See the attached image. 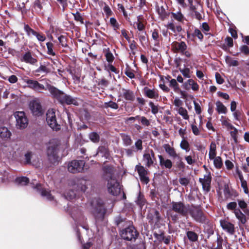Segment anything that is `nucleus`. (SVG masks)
Returning a JSON list of instances; mask_svg holds the SVG:
<instances>
[{
	"label": "nucleus",
	"instance_id": "54",
	"mask_svg": "<svg viewBox=\"0 0 249 249\" xmlns=\"http://www.w3.org/2000/svg\"><path fill=\"white\" fill-rule=\"evenodd\" d=\"M98 153L102 154V156L107 157L108 155V149L104 146H100L98 149Z\"/></svg>",
	"mask_w": 249,
	"mask_h": 249
},
{
	"label": "nucleus",
	"instance_id": "51",
	"mask_svg": "<svg viewBox=\"0 0 249 249\" xmlns=\"http://www.w3.org/2000/svg\"><path fill=\"white\" fill-rule=\"evenodd\" d=\"M110 24L113 28L114 30L116 31L119 29L120 25L119 24L115 18H110Z\"/></svg>",
	"mask_w": 249,
	"mask_h": 249
},
{
	"label": "nucleus",
	"instance_id": "26",
	"mask_svg": "<svg viewBox=\"0 0 249 249\" xmlns=\"http://www.w3.org/2000/svg\"><path fill=\"white\" fill-rule=\"evenodd\" d=\"M163 147L168 156L173 159H174L178 155L177 153L175 148L171 146L169 144H164Z\"/></svg>",
	"mask_w": 249,
	"mask_h": 249
},
{
	"label": "nucleus",
	"instance_id": "50",
	"mask_svg": "<svg viewBox=\"0 0 249 249\" xmlns=\"http://www.w3.org/2000/svg\"><path fill=\"white\" fill-rule=\"evenodd\" d=\"M237 202L240 208H241L245 213H246L247 210V203L244 200L242 199H237Z\"/></svg>",
	"mask_w": 249,
	"mask_h": 249
},
{
	"label": "nucleus",
	"instance_id": "25",
	"mask_svg": "<svg viewBox=\"0 0 249 249\" xmlns=\"http://www.w3.org/2000/svg\"><path fill=\"white\" fill-rule=\"evenodd\" d=\"M143 91L144 95L149 98L157 99L158 98V93L154 89H150L148 87H144Z\"/></svg>",
	"mask_w": 249,
	"mask_h": 249
},
{
	"label": "nucleus",
	"instance_id": "29",
	"mask_svg": "<svg viewBox=\"0 0 249 249\" xmlns=\"http://www.w3.org/2000/svg\"><path fill=\"white\" fill-rule=\"evenodd\" d=\"M158 157L161 166H164L167 169H171L172 168L173 163L170 160L164 159L161 155H159Z\"/></svg>",
	"mask_w": 249,
	"mask_h": 249
},
{
	"label": "nucleus",
	"instance_id": "47",
	"mask_svg": "<svg viewBox=\"0 0 249 249\" xmlns=\"http://www.w3.org/2000/svg\"><path fill=\"white\" fill-rule=\"evenodd\" d=\"M47 48V53L52 56H55L56 53L53 50V44L51 42H47L46 43Z\"/></svg>",
	"mask_w": 249,
	"mask_h": 249
},
{
	"label": "nucleus",
	"instance_id": "8",
	"mask_svg": "<svg viewBox=\"0 0 249 249\" xmlns=\"http://www.w3.org/2000/svg\"><path fill=\"white\" fill-rule=\"evenodd\" d=\"M85 162L83 160H73L68 165V170L72 173L82 172L84 171Z\"/></svg>",
	"mask_w": 249,
	"mask_h": 249
},
{
	"label": "nucleus",
	"instance_id": "30",
	"mask_svg": "<svg viewBox=\"0 0 249 249\" xmlns=\"http://www.w3.org/2000/svg\"><path fill=\"white\" fill-rule=\"evenodd\" d=\"M11 133L10 131L6 127H1L0 128V137L5 140H7L10 138Z\"/></svg>",
	"mask_w": 249,
	"mask_h": 249
},
{
	"label": "nucleus",
	"instance_id": "44",
	"mask_svg": "<svg viewBox=\"0 0 249 249\" xmlns=\"http://www.w3.org/2000/svg\"><path fill=\"white\" fill-rule=\"evenodd\" d=\"M76 193L73 190L66 191L64 193V197L69 200H71L75 197Z\"/></svg>",
	"mask_w": 249,
	"mask_h": 249
},
{
	"label": "nucleus",
	"instance_id": "6",
	"mask_svg": "<svg viewBox=\"0 0 249 249\" xmlns=\"http://www.w3.org/2000/svg\"><path fill=\"white\" fill-rule=\"evenodd\" d=\"M57 147L58 144L54 140L50 142L48 146L47 154L49 161L53 164H55L57 163L59 157L57 156Z\"/></svg>",
	"mask_w": 249,
	"mask_h": 249
},
{
	"label": "nucleus",
	"instance_id": "24",
	"mask_svg": "<svg viewBox=\"0 0 249 249\" xmlns=\"http://www.w3.org/2000/svg\"><path fill=\"white\" fill-rule=\"evenodd\" d=\"M182 87L185 89H192L193 90H197L198 86L192 79H189L187 81L182 85Z\"/></svg>",
	"mask_w": 249,
	"mask_h": 249
},
{
	"label": "nucleus",
	"instance_id": "53",
	"mask_svg": "<svg viewBox=\"0 0 249 249\" xmlns=\"http://www.w3.org/2000/svg\"><path fill=\"white\" fill-rule=\"evenodd\" d=\"M104 107L107 108V107H110L113 109H117L118 108V105L117 103L115 102H112V101H109L108 102H105L104 104Z\"/></svg>",
	"mask_w": 249,
	"mask_h": 249
},
{
	"label": "nucleus",
	"instance_id": "7",
	"mask_svg": "<svg viewBox=\"0 0 249 249\" xmlns=\"http://www.w3.org/2000/svg\"><path fill=\"white\" fill-rule=\"evenodd\" d=\"M121 236L122 238L128 241L135 240L138 237L139 233L133 226H129L121 231Z\"/></svg>",
	"mask_w": 249,
	"mask_h": 249
},
{
	"label": "nucleus",
	"instance_id": "2",
	"mask_svg": "<svg viewBox=\"0 0 249 249\" xmlns=\"http://www.w3.org/2000/svg\"><path fill=\"white\" fill-rule=\"evenodd\" d=\"M46 89L62 105L67 104L78 106L79 104L76 98L65 94L62 91L59 90L53 86L47 85Z\"/></svg>",
	"mask_w": 249,
	"mask_h": 249
},
{
	"label": "nucleus",
	"instance_id": "10",
	"mask_svg": "<svg viewBox=\"0 0 249 249\" xmlns=\"http://www.w3.org/2000/svg\"><path fill=\"white\" fill-rule=\"evenodd\" d=\"M16 120V127L18 129L25 128L28 124V119L23 111H17L14 113Z\"/></svg>",
	"mask_w": 249,
	"mask_h": 249
},
{
	"label": "nucleus",
	"instance_id": "45",
	"mask_svg": "<svg viewBox=\"0 0 249 249\" xmlns=\"http://www.w3.org/2000/svg\"><path fill=\"white\" fill-rule=\"evenodd\" d=\"M180 147L182 149L185 150L186 152L189 151L190 149L189 143L185 139H183L181 141Z\"/></svg>",
	"mask_w": 249,
	"mask_h": 249
},
{
	"label": "nucleus",
	"instance_id": "58",
	"mask_svg": "<svg viewBox=\"0 0 249 249\" xmlns=\"http://www.w3.org/2000/svg\"><path fill=\"white\" fill-rule=\"evenodd\" d=\"M222 118L223 119L222 120V124L223 125L225 126L227 128L230 129H231L234 128V126L229 122V120L228 119L226 118H223V117Z\"/></svg>",
	"mask_w": 249,
	"mask_h": 249
},
{
	"label": "nucleus",
	"instance_id": "33",
	"mask_svg": "<svg viewBox=\"0 0 249 249\" xmlns=\"http://www.w3.org/2000/svg\"><path fill=\"white\" fill-rule=\"evenodd\" d=\"M216 146L215 142H212L210 145V150L209 153V158L210 160L214 159L216 156Z\"/></svg>",
	"mask_w": 249,
	"mask_h": 249
},
{
	"label": "nucleus",
	"instance_id": "31",
	"mask_svg": "<svg viewBox=\"0 0 249 249\" xmlns=\"http://www.w3.org/2000/svg\"><path fill=\"white\" fill-rule=\"evenodd\" d=\"M151 213L149 214L148 217L152 223L157 224L160 222L161 216L158 211H154L153 214L151 216Z\"/></svg>",
	"mask_w": 249,
	"mask_h": 249
},
{
	"label": "nucleus",
	"instance_id": "28",
	"mask_svg": "<svg viewBox=\"0 0 249 249\" xmlns=\"http://www.w3.org/2000/svg\"><path fill=\"white\" fill-rule=\"evenodd\" d=\"M235 217L239 221V223L242 224H245L246 222V217L245 214H244L239 209L235 210V212H233Z\"/></svg>",
	"mask_w": 249,
	"mask_h": 249
},
{
	"label": "nucleus",
	"instance_id": "11",
	"mask_svg": "<svg viewBox=\"0 0 249 249\" xmlns=\"http://www.w3.org/2000/svg\"><path fill=\"white\" fill-rule=\"evenodd\" d=\"M46 121L48 124L53 130H57L60 129V126L57 123L55 112L54 109H50L46 113Z\"/></svg>",
	"mask_w": 249,
	"mask_h": 249
},
{
	"label": "nucleus",
	"instance_id": "14",
	"mask_svg": "<svg viewBox=\"0 0 249 249\" xmlns=\"http://www.w3.org/2000/svg\"><path fill=\"white\" fill-rule=\"evenodd\" d=\"M49 5V0H35L33 3V8L37 14L43 15L44 9L48 7Z\"/></svg>",
	"mask_w": 249,
	"mask_h": 249
},
{
	"label": "nucleus",
	"instance_id": "63",
	"mask_svg": "<svg viewBox=\"0 0 249 249\" xmlns=\"http://www.w3.org/2000/svg\"><path fill=\"white\" fill-rule=\"evenodd\" d=\"M240 52L245 55H249V48L246 45H242L240 48Z\"/></svg>",
	"mask_w": 249,
	"mask_h": 249
},
{
	"label": "nucleus",
	"instance_id": "17",
	"mask_svg": "<svg viewBox=\"0 0 249 249\" xmlns=\"http://www.w3.org/2000/svg\"><path fill=\"white\" fill-rule=\"evenodd\" d=\"M32 184L34 185L33 187V188L39 193L43 198H46L49 201H51L53 199V196L51 194L50 191L44 189L40 183H37L35 185L34 183Z\"/></svg>",
	"mask_w": 249,
	"mask_h": 249
},
{
	"label": "nucleus",
	"instance_id": "4",
	"mask_svg": "<svg viewBox=\"0 0 249 249\" xmlns=\"http://www.w3.org/2000/svg\"><path fill=\"white\" fill-rule=\"evenodd\" d=\"M90 183L91 181L89 179H86L84 178H76L69 180L68 185L73 190L85 192L88 186L90 185Z\"/></svg>",
	"mask_w": 249,
	"mask_h": 249
},
{
	"label": "nucleus",
	"instance_id": "55",
	"mask_svg": "<svg viewBox=\"0 0 249 249\" xmlns=\"http://www.w3.org/2000/svg\"><path fill=\"white\" fill-rule=\"evenodd\" d=\"M227 209L229 211L235 212V210L237 209V203L234 201L231 202L227 204Z\"/></svg>",
	"mask_w": 249,
	"mask_h": 249
},
{
	"label": "nucleus",
	"instance_id": "23",
	"mask_svg": "<svg viewBox=\"0 0 249 249\" xmlns=\"http://www.w3.org/2000/svg\"><path fill=\"white\" fill-rule=\"evenodd\" d=\"M166 80L168 81L169 87L172 88L175 92L180 90L177 82L180 83L183 82V79H177V80L176 79H171V80H169V79H166Z\"/></svg>",
	"mask_w": 249,
	"mask_h": 249
},
{
	"label": "nucleus",
	"instance_id": "36",
	"mask_svg": "<svg viewBox=\"0 0 249 249\" xmlns=\"http://www.w3.org/2000/svg\"><path fill=\"white\" fill-rule=\"evenodd\" d=\"M24 30L26 32L27 36L31 37L32 36H35L36 32L30 27L28 24L24 23Z\"/></svg>",
	"mask_w": 249,
	"mask_h": 249
},
{
	"label": "nucleus",
	"instance_id": "22",
	"mask_svg": "<svg viewBox=\"0 0 249 249\" xmlns=\"http://www.w3.org/2000/svg\"><path fill=\"white\" fill-rule=\"evenodd\" d=\"M196 68L191 66H187L182 69H180V71L185 78H191L194 76Z\"/></svg>",
	"mask_w": 249,
	"mask_h": 249
},
{
	"label": "nucleus",
	"instance_id": "56",
	"mask_svg": "<svg viewBox=\"0 0 249 249\" xmlns=\"http://www.w3.org/2000/svg\"><path fill=\"white\" fill-rule=\"evenodd\" d=\"M158 13L162 20H163L167 16V13L163 6H161L160 8L158 9Z\"/></svg>",
	"mask_w": 249,
	"mask_h": 249
},
{
	"label": "nucleus",
	"instance_id": "34",
	"mask_svg": "<svg viewBox=\"0 0 249 249\" xmlns=\"http://www.w3.org/2000/svg\"><path fill=\"white\" fill-rule=\"evenodd\" d=\"M216 110L219 114H226L227 112L226 107L220 101H217L215 103Z\"/></svg>",
	"mask_w": 249,
	"mask_h": 249
},
{
	"label": "nucleus",
	"instance_id": "57",
	"mask_svg": "<svg viewBox=\"0 0 249 249\" xmlns=\"http://www.w3.org/2000/svg\"><path fill=\"white\" fill-rule=\"evenodd\" d=\"M193 36H196L201 41L203 39V35L201 33V31L197 28L195 29Z\"/></svg>",
	"mask_w": 249,
	"mask_h": 249
},
{
	"label": "nucleus",
	"instance_id": "59",
	"mask_svg": "<svg viewBox=\"0 0 249 249\" xmlns=\"http://www.w3.org/2000/svg\"><path fill=\"white\" fill-rule=\"evenodd\" d=\"M149 106L151 108V112L153 114H156L159 111V107L158 105H155L152 102L149 103Z\"/></svg>",
	"mask_w": 249,
	"mask_h": 249
},
{
	"label": "nucleus",
	"instance_id": "21",
	"mask_svg": "<svg viewBox=\"0 0 249 249\" xmlns=\"http://www.w3.org/2000/svg\"><path fill=\"white\" fill-rule=\"evenodd\" d=\"M220 223L224 231L231 235H233L234 233L235 227L233 224L226 220H221Z\"/></svg>",
	"mask_w": 249,
	"mask_h": 249
},
{
	"label": "nucleus",
	"instance_id": "16",
	"mask_svg": "<svg viewBox=\"0 0 249 249\" xmlns=\"http://www.w3.org/2000/svg\"><path fill=\"white\" fill-rule=\"evenodd\" d=\"M29 108L34 116H39L43 113L40 103L37 100H33L30 102Z\"/></svg>",
	"mask_w": 249,
	"mask_h": 249
},
{
	"label": "nucleus",
	"instance_id": "49",
	"mask_svg": "<svg viewBox=\"0 0 249 249\" xmlns=\"http://www.w3.org/2000/svg\"><path fill=\"white\" fill-rule=\"evenodd\" d=\"M89 138L93 142H97L99 141L100 137L99 135L94 132L89 134Z\"/></svg>",
	"mask_w": 249,
	"mask_h": 249
},
{
	"label": "nucleus",
	"instance_id": "3",
	"mask_svg": "<svg viewBox=\"0 0 249 249\" xmlns=\"http://www.w3.org/2000/svg\"><path fill=\"white\" fill-rule=\"evenodd\" d=\"M93 210V213L96 219L103 220L106 213L103 206V201L100 198H95L91 202Z\"/></svg>",
	"mask_w": 249,
	"mask_h": 249
},
{
	"label": "nucleus",
	"instance_id": "13",
	"mask_svg": "<svg viewBox=\"0 0 249 249\" xmlns=\"http://www.w3.org/2000/svg\"><path fill=\"white\" fill-rule=\"evenodd\" d=\"M189 10L192 17L199 21L203 19L202 15V14H204L203 7L197 1L195 2L194 6L189 8Z\"/></svg>",
	"mask_w": 249,
	"mask_h": 249
},
{
	"label": "nucleus",
	"instance_id": "52",
	"mask_svg": "<svg viewBox=\"0 0 249 249\" xmlns=\"http://www.w3.org/2000/svg\"><path fill=\"white\" fill-rule=\"evenodd\" d=\"M50 72V70L45 65H41L35 71V73H44L46 74Z\"/></svg>",
	"mask_w": 249,
	"mask_h": 249
},
{
	"label": "nucleus",
	"instance_id": "12",
	"mask_svg": "<svg viewBox=\"0 0 249 249\" xmlns=\"http://www.w3.org/2000/svg\"><path fill=\"white\" fill-rule=\"evenodd\" d=\"M189 208V205L185 206L181 202H173L172 203V210L183 216H188Z\"/></svg>",
	"mask_w": 249,
	"mask_h": 249
},
{
	"label": "nucleus",
	"instance_id": "9",
	"mask_svg": "<svg viewBox=\"0 0 249 249\" xmlns=\"http://www.w3.org/2000/svg\"><path fill=\"white\" fill-rule=\"evenodd\" d=\"M189 213L192 217L196 222L199 223H205L206 217L203 212L198 207L193 206H190Z\"/></svg>",
	"mask_w": 249,
	"mask_h": 249
},
{
	"label": "nucleus",
	"instance_id": "60",
	"mask_svg": "<svg viewBox=\"0 0 249 249\" xmlns=\"http://www.w3.org/2000/svg\"><path fill=\"white\" fill-rule=\"evenodd\" d=\"M135 146L137 151H141L142 149V141L141 139H138L135 142Z\"/></svg>",
	"mask_w": 249,
	"mask_h": 249
},
{
	"label": "nucleus",
	"instance_id": "39",
	"mask_svg": "<svg viewBox=\"0 0 249 249\" xmlns=\"http://www.w3.org/2000/svg\"><path fill=\"white\" fill-rule=\"evenodd\" d=\"M105 55L107 61L109 64H111L114 60V57L109 48L106 50Z\"/></svg>",
	"mask_w": 249,
	"mask_h": 249
},
{
	"label": "nucleus",
	"instance_id": "19",
	"mask_svg": "<svg viewBox=\"0 0 249 249\" xmlns=\"http://www.w3.org/2000/svg\"><path fill=\"white\" fill-rule=\"evenodd\" d=\"M135 170H136L139 174L141 181L147 184L149 181V178L147 176V171L141 164H138L136 166Z\"/></svg>",
	"mask_w": 249,
	"mask_h": 249
},
{
	"label": "nucleus",
	"instance_id": "18",
	"mask_svg": "<svg viewBox=\"0 0 249 249\" xmlns=\"http://www.w3.org/2000/svg\"><path fill=\"white\" fill-rule=\"evenodd\" d=\"M199 181L202 186L203 190L206 192H209L212 181L211 173L210 172H207L206 174L204 175L203 178H199Z\"/></svg>",
	"mask_w": 249,
	"mask_h": 249
},
{
	"label": "nucleus",
	"instance_id": "62",
	"mask_svg": "<svg viewBox=\"0 0 249 249\" xmlns=\"http://www.w3.org/2000/svg\"><path fill=\"white\" fill-rule=\"evenodd\" d=\"M35 36H36L37 40L40 42H43L46 40V36L42 33L36 32Z\"/></svg>",
	"mask_w": 249,
	"mask_h": 249
},
{
	"label": "nucleus",
	"instance_id": "5",
	"mask_svg": "<svg viewBox=\"0 0 249 249\" xmlns=\"http://www.w3.org/2000/svg\"><path fill=\"white\" fill-rule=\"evenodd\" d=\"M171 48L174 53H180L187 58H190L192 55V53L187 49V44L184 41H174L171 44Z\"/></svg>",
	"mask_w": 249,
	"mask_h": 249
},
{
	"label": "nucleus",
	"instance_id": "38",
	"mask_svg": "<svg viewBox=\"0 0 249 249\" xmlns=\"http://www.w3.org/2000/svg\"><path fill=\"white\" fill-rule=\"evenodd\" d=\"M72 15L73 16L74 19L76 21H79L81 24H85L84 21V18L81 16V14L78 12L77 11L75 13H72ZM89 23V22L86 21L85 23V24L87 25V24Z\"/></svg>",
	"mask_w": 249,
	"mask_h": 249
},
{
	"label": "nucleus",
	"instance_id": "27",
	"mask_svg": "<svg viewBox=\"0 0 249 249\" xmlns=\"http://www.w3.org/2000/svg\"><path fill=\"white\" fill-rule=\"evenodd\" d=\"M26 83L28 86L30 88L34 89L36 90H41L45 89L43 85L39 84L37 81L31 79H27Z\"/></svg>",
	"mask_w": 249,
	"mask_h": 249
},
{
	"label": "nucleus",
	"instance_id": "61",
	"mask_svg": "<svg viewBox=\"0 0 249 249\" xmlns=\"http://www.w3.org/2000/svg\"><path fill=\"white\" fill-rule=\"evenodd\" d=\"M124 97L128 100H132L134 98L133 93L129 90H125L124 92Z\"/></svg>",
	"mask_w": 249,
	"mask_h": 249
},
{
	"label": "nucleus",
	"instance_id": "32",
	"mask_svg": "<svg viewBox=\"0 0 249 249\" xmlns=\"http://www.w3.org/2000/svg\"><path fill=\"white\" fill-rule=\"evenodd\" d=\"M171 15L172 18L180 22H183L185 19V18L180 11H178L176 13L171 12Z\"/></svg>",
	"mask_w": 249,
	"mask_h": 249
},
{
	"label": "nucleus",
	"instance_id": "35",
	"mask_svg": "<svg viewBox=\"0 0 249 249\" xmlns=\"http://www.w3.org/2000/svg\"><path fill=\"white\" fill-rule=\"evenodd\" d=\"M173 159L175 160L177 168L179 169H183L185 168V164L182 161V159L179 154Z\"/></svg>",
	"mask_w": 249,
	"mask_h": 249
},
{
	"label": "nucleus",
	"instance_id": "20",
	"mask_svg": "<svg viewBox=\"0 0 249 249\" xmlns=\"http://www.w3.org/2000/svg\"><path fill=\"white\" fill-rule=\"evenodd\" d=\"M20 61L32 65H36L37 63V59L33 57L32 52L28 50L20 58Z\"/></svg>",
	"mask_w": 249,
	"mask_h": 249
},
{
	"label": "nucleus",
	"instance_id": "43",
	"mask_svg": "<svg viewBox=\"0 0 249 249\" xmlns=\"http://www.w3.org/2000/svg\"><path fill=\"white\" fill-rule=\"evenodd\" d=\"M58 39L59 40L60 44L63 47H68V45L67 44V37L66 36L64 35H61L58 37Z\"/></svg>",
	"mask_w": 249,
	"mask_h": 249
},
{
	"label": "nucleus",
	"instance_id": "1",
	"mask_svg": "<svg viewBox=\"0 0 249 249\" xmlns=\"http://www.w3.org/2000/svg\"><path fill=\"white\" fill-rule=\"evenodd\" d=\"M103 178L107 181L108 193L117 196L121 192V187L115 176V169L112 165H105L103 167Z\"/></svg>",
	"mask_w": 249,
	"mask_h": 249
},
{
	"label": "nucleus",
	"instance_id": "48",
	"mask_svg": "<svg viewBox=\"0 0 249 249\" xmlns=\"http://www.w3.org/2000/svg\"><path fill=\"white\" fill-rule=\"evenodd\" d=\"M122 139L125 146H129L132 143V140L131 137L127 135H123Z\"/></svg>",
	"mask_w": 249,
	"mask_h": 249
},
{
	"label": "nucleus",
	"instance_id": "46",
	"mask_svg": "<svg viewBox=\"0 0 249 249\" xmlns=\"http://www.w3.org/2000/svg\"><path fill=\"white\" fill-rule=\"evenodd\" d=\"M188 239L192 242L196 241L198 239V236L196 233L194 231H188L186 232Z\"/></svg>",
	"mask_w": 249,
	"mask_h": 249
},
{
	"label": "nucleus",
	"instance_id": "42",
	"mask_svg": "<svg viewBox=\"0 0 249 249\" xmlns=\"http://www.w3.org/2000/svg\"><path fill=\"white\" fill-rule=\"evenodd\" d=\"M201 29L206 35H211V36H213V35L211 33H208V32L210 30V27L207 22L202 23L201 25Z\"/></svg>",
	"mask_w": 249,
	"mask_h": 249
},
{
	"label": "nucleus",
	"instance_id": "37",
	"mask_svg": "<svg viewBox=\"0 0 249 249\" xmlns=\"http://www.w3.org/2000/svg\"><path fill=\"white\" fill-rule=\"evenodd\" d=\"M178 113L181 115L184 120H188L189 119V116L188 114L187 110L183 107H179L177 110Z\"/></svg>",
	"mask_w": 249,
	"mask_h": 249
},
{
	"label": "nucleus",
	"instance_id": "15",
	"mask_svg": "<svg viewBox=\"0 0 249 249\" xmlns=\"http://www.w3.org/2000/svg\"><path fill=\"white\" fill-rule=\"evenodd\" d=\"M142 160L145 164V166L150 167L156 161V159L155 157V154L153 150H148L144 152Z\"/></svg>",
	"mask_w": 249,
	"mask_h": 249
},
{
	"label": "nucleus",
	"instance_id": "41",
	"mask_svg": "<svg viewBox=\"0 0 249 249\" xmlns=\"http://www.w3.org/2000/svg\"><path fill=\"white\" fill-rule=\"evenodd\" d=\"M213 160V164L214 167L217 169H220L223 165V162L220 157H215Z\"/></svg>",
	"mask_w": 249,
	"mask_h": 249
},
{
	"label": "nucleus",
	"instance_id": "64",
	"mask_svg": "<svg viewBox=\"0 0 249 249\" xmlns=\"http://www.w3.org/2000/svg\"><path fill=\"white\" fill-rule=\"evenodd\" d=\"M179 182L181 185L186 186L189 184L190 180L187 178H179Z\"/></svg>",
	"mask_w": 249,
	"mask_h": 249
},
{
	"label": "nucleus",
	"instance_id": "40",
	"mask_svg": "<svg viewBox=\"0 0 249 249\" xmlns=\"http://www.w3.org/2000/svg\"><path fill=\"white\" fill-rule=\"evenodd\" d=\"M29 181V180L28 178L25 177L17 178L16 179V182L17 184L22 186L27 185Z\"/></svg>",
	"mask_w": 249,
	"mask_h": 249
}]
</instances>
